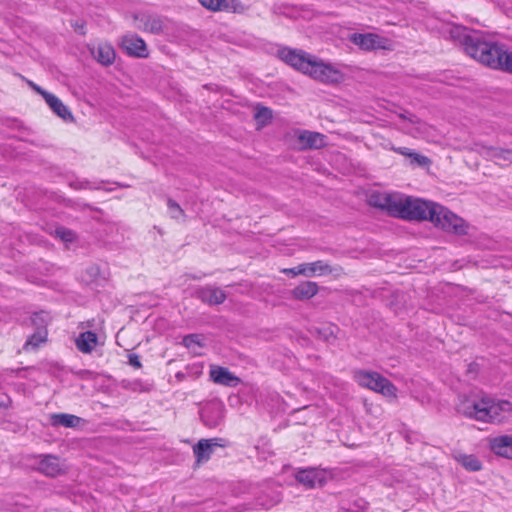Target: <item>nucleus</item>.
<instances>
[{
    "label": "nucleus",
    "instance_id": "nucleus-46",
    "mask_svg": "<svg viewBox=\"0 0 512 512\" xmlns=\"http://www.w3.org/2000/svg\"><path fill=\"white\" fill-rule=\"evenodd\" d=\"M175 376L177 379L183 380L185 377V374L183 372H177Z\"/></svg>",
    "mask_w": 512,
    "mask_h": 512
},
{
    "label": "nucleus",
    "instance_id": "nucleus-33",
    "mask_svg": "<svg viewBox=\"0 0 512 512\" xmlns=\"http://www.w3.org/2000/svg\"><path fill=\"white\" fill-rule=\"evenodd\" d=\"M167 206L169 214L173 219L178 220L185 216L183 209L175 200L169 198L167 201Z\"/></svg>",
    "mask_w": 512,
    "mask_h": 512
},
{
    "label": "nucleus",
    "instance_id": "nucleus-7",
    "mask_svg": "<svg viewBox=\"0 0 512 512\" xmlns=\"http://www.w3.org/2000/svg\"><path fill=\"white\" fill-rule=\"evenodd\" d=\"M349 40L363 51L392 50L390 39L376 33H354Z\"/></svg>",
    "mask_w": 512,
    "mask_h": 512
},
{
    "label": "nucleus",
    "instance_id": "nucleus-25",
    "mask_svg": "<svg viewBox=\"0 0 512 512\" xmlns=\"http://www.w3.org/2000/svg\"><path fill=\"white\" fill-rule=\"evenodd\" d=\"M97 343L98 337L97 334L93 331L82 332L75 340L77 349L84 354L91 353Z\"/></svg>",
    "mask_w": 512,
    "mask_h": 512
},
{
    "label": "nucleus",
    "instance_id": "nucleus-38",
    "mask_svg": "<svg viewBox=\"0 0 512 512\" xmlns=\"http://www.w3.org/2000/svg\"><path fill=\"white\" fill-rule=\"evenodd\" d=\"M12 405V399L4 392H0V409H8Z\"/></svg>",
    "mask_w": 512,
    "mask_h": 512
},
{
    "label": "nucleus",
    "instance_id": "nucleus-42",
    "mask_svg": "<svg viewBox=\"0 0 512 512\" xmlns=\"http://www.w3.org/2000/svg\"><path fill=\"white\" fill-rule=\"evenodd\" d=\"M29 86L34 90L36 91L38 94H40L43 98H44V95L46 93H49L48 91L44 90L43 88H41L40 86H38L37 84H35L34 82L32 81H29L28 82Z\"/></svg>",
    "mask_w": 512,
    "mask_h": 512
},
{
    "label": "nucleus",
    "instance_id": "nucleus-8",
    "mask_svg": "<svg viewBox=\"0 0 512 512\" xmlns=\"http://www.w3.org/2000/svg\"><path fill=\"white\" fill-rule=\"evenodd\" d=\"M279 58L294 69L304 73L312 55L300 49L282 48L278 51Z\"/></svg>",
    "mask_w": 512,
    "mask_h": 512
},
{
    "label": "nucleus",
    "instance_id": "nucleus-45",
    "mask_svg": "<svg viewBox=\"0 0 512 512\" xmlns=\"http://www.w3.org/2000/svg\"><path fill=\"white\" fill-rule=\"evenodd\" d=\"M74 27H75L76 31H78L79 33L85 34L84 25L83 24H78V22H76Z\"/></svg>",
    "mask_w": 512,
    "mask_h": 512
},
{
    "label": "nucleus",
    "instance_id": "nucleus-28",
    "mask_svg": "<svg viewBox=\"0 0 512 512\" xmlns=\"http://www.w3.org/2000/svg\"><path fill=\"white\" fill-rule=\"evenodd\" d=\"M392 150L402 156L408 157L410 159L411 164H415L417 166H426L430 163L428 157L421 155L419 153L414 152L410 148L407 147H393Z\"/></svg>",
    "mask_w": 512,
    "mask_h": 512
},
{
    "label": "nucleus",
    "instance_id": "nucleus-15",
    "mask_svg": "<svg viewBox=\"0 0 512 512\" xmlns=\"http://www.w3.org/2000/svg\"><path fill=\"white\" fill-rule=\"evenodd\" d=\"M200 4L211 11H226L243 13L246 10L244 4L239 0H198Z\"/></svg>",
    "mask_w": 512,
    "mask_h": 512
},
{
    "label": "nucleus",
    "instance_id": "nucleus-20",
    "mask_svg": "<svg viewBox=\"0 0 512 512\" xmlns=\"http://www.w3.org/2000/svg\"><path fill=\"white\" fill-rule=\"evenodd\" d=\"M481 154L487 159L493 160L495 163L500 165L512 163V149L483 146Z\"/></svg>",
    "mask_w": 512,
    "mask_h": 512
},
{
    "label": "nucleus",
    "instance_id": "nucleus-21",
    "mask_svg": "<svg viewBox=\"0 0 512 512\" xmlns=\"http://www.w3.org/2000/svg\"><path fill=\"white\" fill-rule=\"evenodd\" d=\"M37 470L52 478L64 473L59 458L53 455H45L38 463Z\"/></svg>",
    "mask_w": 512,
    "mask_h": 512
},
{
    "label": "nucleus",
    "instance_id": "nucleus-6",
    "mask_svg": "<svg viewBox=\"0 0 512 512\" xmlns=\"http://www.w3.org/2000/svg\"><path fill=\"white\" fill-rule=\"evenodd\" d=\"M304 74L324 83H337L343 77L342 73L338 69L334 68L330 64L324 63L322 60L314 56H312Z\"/></svg>",
    "mask_w": 512,
    "mask_h": 512
},
{
    "label": "nucleus",
    "instance_id": "nucleus-30",
    "mask_svg": "<svg viewBox=\"0 0 512 512\" xmlns=\"http://www.w3.org/2000/svg\"><path fill=\"white\" fill-rule=\"evenodd\" d=\"M458 462L468 471H479L482 469L481 461L474 455H460Z\"/></svg>",
    "mask_w": 512,
    "mask_h": 512
},
{
    "label": "nucleus",
    "instance_id": "nucleus-24",
    "mask_svg": "<svg viewBox=\"0 0 512 512\" xmlns=\"http://www.w3.org/2000/svg\"><path fill=\"white\" fill-rule=\"evenodd\" d=\"M319 287L316 282L304 281L291 290V296L296 300H308L318 293Z\"/></svg>",
    "mask_w": 512,
    "mask_h": 512
},
{
    "label": "nucleus",
    "instance_id": "nucleus-23",
    "mask_svg": "<svg viewBox=\"0 0 512 512\" xmlns=\"http://www.w3.org/2000/svg\"><path fill=\"white\" fill-rule=\"evenodd\" d=\"M44 100L58 117L64 121H73L71 111L57 96L49 92L44 95Z\"/></svg>",
    "mask_w": 512,
    "mask_h": 512
},
{
    "label": "nucleus",
    "instance_id": "nucleus-19",
    "mask_svg": "<svg viewBox=\"0 0 512 512\" xmlns=\"http://www.w3.org/2000/svg\"><path fill=\"white\" fill-rule=\"evenodd\" d=\"M325 135L304 130L298 135L300 149H321L326 145Z\"/></svg>",
    "mask_w": 512,
    "mask_h": 512
},
{
    "label": "nucleus",
    "instance_id": "nucleus-16",
    "mask_svg": "<svg viewBox=\"0 0 512 512\" xmlns=\"http://www.w3.org/2000/svg\"><path fill=\"white\" fill-rule=\"evenodd\" d=\"M93 58L103 66H110L115 61V50L107 42H101L89 48Z\"/></svg>",
    "mask_w": 512,
    "mask_h": 512
},
{
    "label": "nucleus",
    "instance_id": "nucleus-9",
    "mask_svg": "<svg viewBox=\"0 0 512 512\" xmlns=\"http://www.w3.org/2000/svg\"><path fill=\"white\" fill-rule=\"evenodd\" d=\"M400 196H394L385 192H373L369 195L368 203L372 207L387 211L393 217L396 215Z\"/></svg>",
    "mask_w": 512,
    "mask_h": 512
},
{
    "label": "nucleus",
    "instance_id": "nucleus-17",
    "mask_svg": "<svg viewBox=\"0 0 512 512\" xmlns=\"http://www.w3.org/2000/svg\"><path fill=\"white\" fill-rule=\"evenodd\" d=\"M210 378L214 383L226 387H236L241 382L239 377L230 372L227 368L221 366L211 368Z\"/></svg>",
    "mask_w": 512,
    "mask_h": 512
},
{
    "label": "nucleus",
    "instance_id": "nucleus-12",
    "mask_svg": "<svg viewBox=\"0 0 512 512\" xmlns=\"http://www.w3.org/2000/svg\"><path fill=\"white\" fill-rule=\"evenodd\" d=\"M121 47L130 56L137 58L148 57L145 41L136 34H127L122 37Z\"/></svg>",
    "mask_w": 512,
    "mask_h": 512
},
{
    "label": "nucleus",
    "instance_id": "nucleus-34",
    "mask_svg": "<svg viewBox=\"0 0 512 512\" xmlns=\"http://www.w3.org/2000/svg\"><path fill=\"white\" fill-rule=\"evenodd\" d=\"M254 117L258 122L262 124H267L272 120V111L267 107L260 106L257 108Z\"/></svg>",
    "mask_w": 512,
    "mask_h": 512
},
{
    "label": "nucleus",
    "instance_id": "nucleus-2",
    "mask_svg": "<svg viewBox=\"0 0 512 512\" xmlns=\"http://www.w3.org/2000/svg\"><path fill=\"white\" fill-rule=\"evenodd\" d=\"M456 409L458 413L478 421L502 422V413L512 411V403L507 400L495 401L488 397L481 400L463 397L459 399Z\"/></svg>",
    "mask_w": 512,
    "mask_h": 512
},
{
    "label": "nucleus",
    "instance_id": "nucleus-4",
    "mask_svg": "<svg viewBox=\"0 0 512 512\" xmlns=\"http://www.w3.org/2000/svg\"><path fill=\"white\" fill-rule=\"evenodd\" d=\"M433 210L435 211V214H433L430 221L436 227L460 236L468 234L469 225L464 219L437 203H435Z\"/></svg>",
    "mask_w": 512,
    "mask_h": 512
},
{
    "label": "nucleus",
    "instance_id": "nucleus-35",
    "mask_svg": "<svg viewBox=\"0 0 512 512\" xmlns=\"http://www.w3.org/2000/svg\"><path fill=\"white\" fill-rule=\"evenodd\" d=\"M55 235L64 242H73L76 239L75 233L65 227H57L55 229Z\"/></svg>",
    "mask_w": 512,
    "mask_h": 512
},
{
    "label": "nucleus",
    "instance_id": "nucleus-22",
    "mask_svg": "<svg viewBox=\"0 0 512 512\" xmlns=\"http://www.w3.org/2000/svg\"><path fill=\"white\" fill-rule=\"evenodd\" d=\"M490 448L495 454L512 459V435H501L491 439Z\"/></svg>",
    "mask_w": 512,
    "mask_h": 512
},
{
    "label": "nucleus",
    "instance_id": "nucleus-32",
    "mask_svg": "<svg viewBox=\"0 0 512 512\" xmlns=\"http://www.w3.org/2000/svg\"><path fill=\"white\" fill-rule=\"evenodd\" d=\"M202 340L203 337L200 334H189L183 338L182 344L188 349H194L196 346H203Z\"/></svg>",
    "mask_w": 512,
    "mask_h": 512
},
{
    "label": "nucleus",
    "instance_id": "nucleus-18",
    "mask_svg": "<svg viewBox=\"0 0 512 512\" xmlns=\"http://www.w3.org/2000/svg\"><path fill=\"white\" fill-rule=\"evenodd\" d=\"M295 478L307 488H314L317 485L322 486L325 482L323 473L312 467L300 469L297 471Z\"/></svg>",
    "mask_w": 512,
    "mask_h": 512
},
{
    "label": "nucleus",
    "instance_id": "nucleus-3",
    "mask_svg": "<svg viewBox=\"0 0 512 512\" xmlns=\"http://www.w3.org/2000/svg\"><path fill=\"white\" fill-rule=\"evenodd\" d=\"M434 206L435 203L432 201L400 196L395 217L410 221H430L435 214Z\"/></svg>",
    "mask_w": 512,
    "mask_h": 512
},
{
    "label": "nucleus",
    "instance_id": "nucleus-26",
    "mask_svg": "<svg viewBox=\"0 0 512 512\" xmlns=\"http://www.w3.org/2000/svg\"><path fill=\"white\" fill-rule=\"evenodd\" d=\"M50 422L52 426L73 428L79 425L81 418L72 414L55 413L51 415Z\"/></svg>",
    "mask_w": 512,
    "mask_h": 512
},
{
    "label": "nucleus",
    "instance_id": "nucleus-13",
    "mask_svg": "<svg viewBox=\"0 0 512 512\" xmlns=\"http://www.w3.org/2000/svg\"><path fill=\"white\" fill-rule=\"evenodd\" d=\"M200 416L205 426L216 428L223 422L225 407L219 402L211 403L203 408Z\"/></svg>",
    "mask_w": 512,
    "mask_h": 512
},
{
    "label": "nucleus",
    "instance_id": "nucleus-44",
    "mask_svg": "<svg viewBox=\"0 0 512 512\" xmlns=\"http://www.w3.org/2000/svg\"><path fill=\"white\" fill-rule=\"evenodd\" d=\"M70 186L73 187L74 189H83L87 187V182H71Z\"/></svg>",
    "mask_w": 512,
    "mask_h": 512
},
{
    "label": "nucleus",
    "instance_id": "nucleus-5",
    "mask_svg": "<svg viewBox=\"0 0 512 512\" xmlns=\"http://www.w3.org/2000/svg\"><path fill=\"white\" fill-rule=\"evenodd\" d=\"M354 380L362 387L368 388L384 396H395V386L384 376L375 371L356 370Z\"/></svg>",
    "mask_w": 512,
    "mask_h": 512
},
{
    "label": "nucleus",
    "instance_id": "nucleus-36",
    "mask_svg": "<svg viewBox=\"0 0 512 512\" xmlns=\"http://www.w3.org/2000/svg\"><path fill=\"white\" fill-rule=\"evenodd\" d=\"M123 388L132 390V391H140V392L147 391V389L144 387V384L140 380L124 382Z\"/></svg>",
    "mask_w": 512,
    "mask_h": 512
},
{
    "label": "nucleus",
    "instance_id": "nucleus-10",
    "mask_svg": "<svg viewBox=\"0 0 512 512\" xmlns=\"http://www.w3.org/2000/svg\"><path fill=\"white\" fill-rule=\"evenodd\" d=\"M193 296L209 306L220 305L227 298L224 290L210 285L197 287Z\"/></svg>",
    "mask_w": 512,
    "mask_h": 512
},
{
    "label": "nucleus",
    "instance_id": "nucleus-41",
    "mask_svg": "<svg viewBox=\"0 0 512 512\" xmlns=\"http://www.w3.org/2000/svg\"><path fill=\"white\" fill-rule=\"evenodd\" d=\"M207 274L205 273H198V274H191V273H187L185 274L183 277L185 278V280H201L202 278H204Z\"/></svg>",
    "mask_w": 512,
    "mask_h": 512
},
{
    "label": "nucleus",
    "instance_id": "nucleus-31",
    "mask_svg": "<svg viewBox=\"0 0 512 512\" xmlns=\"http://www.w3.org/2000/svg\"><path fill=\"white\" fill-rule=\"evenodd\" d=\"M51 317L48 312L40 311L36 312L31 316V323L36 330L47 329V325L50 322Z\"/></svg>",
    "mask_w": 512,
    "mask_h": 512
},
{
    "label": "nucleus",
    "instance_id": "nucleus-37",
    "mask_svg": "<svg viewBox=\"0 0 512 512\" xmlns=\"http://www.w3.org/2000/svg\"><path fill=\"white\" fill-rule=\"evenodd\" d=\"M283 272L287 275L297 276L304 275L305 276V268L303 264H300L293 268L284 269Z\"/></svg>",
    "mask_w": 512,
    "mask_h": 512
},
{
    "label": "nucleus",
    "instance_id": "nucleus-1",
    "mask_svg": "<svg viewBox=\"0 0 512 512\" xmlns=\"http://www.w3.org/2000/svg\"><path fill=\"white\" fill-rule=\"evenodd\" d=\"M450 39L463 47L465 53L479 63L505 72L506 57L509 56L503 45L485 41L480 32L461 25H453L448 31Z\"/></svg>",
    "mask_w": 512,
    "mask_h": 512
},
{
    "label": "nucleus",
    "instance_id": "nucleus-40",
    "mask_svg": "<svg viewBox=\"0 0 512 512\" xmlns=\"http://www.w3.org/2000/svg\"><path fill=\"white\" fill-rule=\"evenodd\" d=\"M128 362L131 366H133L136 369H139L142 366L139 356L134 353L128 355Z\"/></svg>",
    "mask_w": 512,
    "mask_h": 512
},
{
    "label": "nucleus",
    "instance_id": "nucleus-43",
    "mask_svg": "<svg viewBox=\"0 0 512 512\" xmlns=\"http://www.w3.org/2000/svg\"><path fill=\"white\" fill-rule=\"evenodd\" d=\"M505 63V72L512 74V51L509 53V56L506 57Z\"/></svg>",
    "mask_w": 512,
    "mask_h": 512
},
{
    "label": "nucleus",
    "instance_id": "nucleus-29",
    "mask_svg": "<svg viewBox=\"0 0 512 512\" xmlns=\"http://www.w3.org/2000/svg\"><path fill=\"white\" fill-rule=\"evenodd\" d=\"M47 329L36 330L31 336L26 340L23 349L25 351H33L36 350L40 344L45 343L47 341Z\"/></svg>",
    "mask_w": 512,
    "mask_h": 512
},
{
    "label": "nucleus",
    "instance_id": "nucleus-11",
    "mask_svg": "<svg viewBox=\"0 0 512 512\" xmlns=\"http://www.w3.org/2000/svg\"><path fill=\"white\" fill-rule=\"evenodd\" d=\"M225 440L222 438L201 439L193 447V453L198 464L210 459L215 447H224Z\"/></svg>",
    "mask_w": 512,
    "mask_h": 512
},
{
    "label": "nucleus",
    "instance_id": "nucleus-39",
    "mask_svg": "<svg viewBox=\"0 0 512 512\" xmlns=\"http://www.w3.org/2000/svg\"><path fill=\"white\" fill-rule=\"evenodd\" d=\"M399 118L403 119V120H408L409 122L413 123V124H418L420 122V119L414 115V114H411V113H400L399 115Z\"/></svg>",
    "mask_w": 512,
    "mask_h": 512
},
{
    "label": "nucleus",
    "instance_id": "nucleus-14",
    "mask_svg": "<svg viewBox=\"0 0 512 512\" xmlns=\"http://www.w3.org/2000/svg\"><path fill=\"white\" fill-rule=\"evenodd\" d=\"M134 25L137 29L152 34H159L163 30V22L160 17L147 13H139L134 16Z\"/></svg>",
    "mask_w": 512,
    "mask_h": 512
},
{
    "label": "nucleus",
    "instance_id": "nucleus-27",
    "mask_svg": "<svg viewBox=\"0 0 512 512\" xmlns=\"http://www.w3.org/2000/svg\"><path fill=\"white\" fill-rule=\"evenodd\" d=\"M305 268V276L312 277L315 275L331 274L334 269L324 261L318 260L311 263H303Z\"/></svg>",
    "mask_w": 512,
    "mask_h": 512
}]
</instances>
